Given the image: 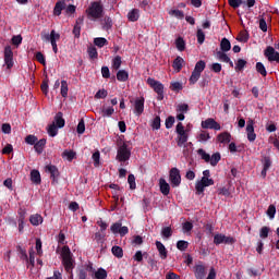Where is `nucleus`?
Here are the masks:
<instances>
[{"mask_svg": "<svg viewBox=\"0 0 279 279\" xmlns=\"http://www.w3.org/2000/svg\"><path fill=\"white\" fill-rule=\"evenodd\" d=\"M49 136H58V126H56V123H52L48 126L47 130Z\"/></svg>", "mask_w": 279, "mask_h": 279, "instance_id": "obj_46", "label": "nucleus"}, {"mask_svg": "<svg viewBox=\"0 0 279 279\" xmlns=\"http://www.w3.org/2000/svg\"><path fill=\"white\" fill-rule=\"evenodd\" d=\"M111 252L117 258H123V248H121L120 246H113L111 248Z\"/></svg>", "mask_w": 279, "mask_h": 279, "instance_id": "obj_44", "label": "nucleus"}, {"mask_svg": "<svg viewBox=\"0 0 279 279\" xmlns=\"http://www.w3.org/2000/svg\"><path fill=\"white\" fill-rule=\"evenodd\" d=\"M183 65H184V59L182 57H177L172 63V68L174 69V71H178V73L182 71Z\"/></svg>", "mask_w": 279, "mask_h": 279, "instance_id": "obj_25", "label": "nucleus"}, {"mask_svg": "<svg viewBox=\"0 0 279 279\" xmlns=\"http://www.w3.org/2000/svg\"><path fill=\"white\" fill-rule=\"evenodd\" d=\"M85 13L89 21H99V19H104V2L101 0L92 2Z\"/></svg>", "mask_w": 279, "mask_h": 279, "instance_id": "obj_1", "label": "nucleus"}, {"mask_svg": "<svg viewBox=\"0 0 279 279\" xmlns=\"http://www.w3.org/2000/svg\"><path fill=\"white\" fill-rule=\"evenodd\" d=\"M171 16H175V19H184V12L181 10H172L170 11Z\"/></svg>", "mask_w": 279, "mask_h": 279, "instance_id": "obj_62", "label": "nucleus"}, {"mask_svg": "<svg viewBox=\"0 0 279 279\" xmlns=\"http://www.w3.org/2000/svg\"><path fill=\"white\" fill-rule=\"evenodd\" d=\"M107 97H108V90L106 89H99L95 95V99H106Z\"/></svg>", "mask_w": 279, "mask_h": 279, "instance_id": "obj_53", "label": "nucleus"}, {"mask_svg": "<svg viewBox=\"0 0 279 279\" xmlns=\"http://www.w3.org/2000/svg\"><path fill=\"white\" fill-rule=\"evenodd\" d=\"M76 132H77V134H84V132H86V124L84 123V119H82L78 122Z\"/></svg>", "mask_w": 279, "mask_h": 279, "instance_id": "obj_57", "label": "nucleus"}, {"mask_svg": "<svg viewBox=\"0 0 279 279\" xmlns=\"http://www.w3.org/2000/svg\"><path fill=\"white\" fill-rule=\"evenodd\" d=\"M64 8H66V3H64V1L57 2L56 7H54V14L57 16H60V14H62V10H64Z\"/></svg>", "mask_w": 279, "mask_h": 279, "instance_id": "obj_33", "label": "nucleus"}, {"mask_svg": "<svg viewBox=\"0 0 279 279\" xmlns=\"http://www.w3.org/2000/svg\"><path fill=\"white\" fill-rule=\"evenodd\" d=\"M87 52L92 60H95V58H97V56H98L97 48H95V47L88 48Z\"/></svg>", "mask_w": 279, "mask_h": 279, "instance_id": "obj_63", "label": "nucleus"}, {"mask_svg": "<svg viewBox=\"0 0 279 279\" xmlns=\"http://www.w3.org/2000/svg\"><path fill=\"white\" fill-rule=\"evenodd\" d=\"M203 130H221V124H219L215 119L208 118L201 123Z\"/></svg>", "mask_w": 279, "mask_h": 279, "instance_id": "obj_10", "label": "nucleus"}, {"mask_svg": "<svg viewBox=\"0 0 279 279\" xmlns=\"http://www.w3.org/2000/svg\"><path fill=\"white\" fill-rule=\"evenodd\" d=\"M231 140H232V135L228 132L220 133L217 136L218 143H222V145H228V143H230Z\"/></svg>", "mask_w": 279, "mask_h": 279, "instance_id": "obj_22", "label": "nucleus"}, {"mask_svg": "<svg viewBox=\"0 0 279 279\" xmlns=\"http://www.w3.org/2000/svg\"><path fill=\"white\" fill-rule=\"evenodd\" d=\"M245 64H247V61L239 59L235 63V71H243V69H245Z\"/></svg>", "mask_w": 279, "mask_h": 279, "instance_id": "obj_55", "label": "nucleus"}, {"mask_svg": "<svg viewBox=\"0 0 279 279\" xmlns=\"http://www.w3.org/2000/svg\"><path fill=\"white\" fill-rule=\"evenodd\" d=\"M219 160H221V154L220 153H215L213 154V156H209V163L211 165V167H217V165H219Z\"/></svg>", "mask_w": 279, "mask_h": 279, "instance_id": "obj_30", "label": "nucleus"}, {"mask_svg": "<svg viewBox=\"0 0 279 279\" xmlns=\"http://www.w3.org/2000/svg\"><path fill=\"white\" fill-rule=\"evenodd\" d=\"M47 145V140L43 138L35 143V150L37 154H43V148Z\"/></svg>", "mask_w": 279, "mask_h": 279, "instance_id": "obj_32", "label": "nucleus"}, {"mask_svg": "<svg viewBox=\"0 0 279 279\" xmlns=\"http://www.w3.org/2000/svg\"><path fill=\"white\" fill-rule=\"evenodd\" d=\"M31 181L34 184H40L41 179H40V172L38 170H32L31 171Z\"/></svg>", "mask_w": 279, "mask_h": 279, "instance_id": "obj_29", "label": "nucleus"}, {"mask_svg": "<svg viewBox=\"0 0 279 279\" xmlns=\"http://www.w3.org/2000/svg\"><path fill=\"white\" fill-rule=\"evenodd\" d=\"M54 122L58 128H64V119L62 118V112H58L56 114Z\"/></svg>", "mask_w": 279, "mask_h": 279, "instance_id": "obj_41", "label": "nucleus"}, {"mask_svg": "<svg viewBox=\"0 0 279 279\" xmlns=\"http://www.w3.org/2000/svg\"><path fill=\"white\" fill-rule=\"evenodd\" d=\"M46 171L50 173L52 182H58V177L60 175V172L58 171V168H56V166H46Z\"/></svg>", "mask_w": 279, "mask_h": 279, "instance_id": "obj_18", "label": "nucleus"}, {"mask_svg": "<svg viewBox=\"0 0 279 279\" xmlns=\"http://www.w3.org/2000/svg\"><path fill=\"white\" fill-rule=\"evenodd\" d=\"M25 143H27V145H36V143H38V137H36L35 135H27L25 138Z\"/></svg>", "mask_w": 279, "mask_h": 279, "instance_id": "obj_56", "label": "nucleus"}, {"mask_svg": "<svg viewBox=\"0 0 279 279\" xmlns=\"http://www.w3.org/2000/svg\"><path fill=\"white\" fill-rule=\"evenodd\" d=\"M204 69H206V62H204V61H198V62L195 64L194 72L202 74V72L204 71Z\"/></svg>", "mask_w": 279, "mask_h": 279, "instance_id": "obj_45", "label": "nucleus"}, {"mask_svg": "<svg viewBox=\"0 0 279 279\" xmlns=\"http://www.w3.org/2000/svg\"><path fill=\"white\" fill-rule=\"evenodd\" d=\"M61 96L69 97V83L66 81H61Z\"/></svg>", "mask_w": 279, "mask_h": 279, "instance_id": "obj_38", "label": "nucleus"}, {"mask_svg": "<svg viewBox=\"0 0 279 279\" xmlns=\"http://www.w3.org/2000/svg\"><path fill=\"white\" fill-rule=\"evenodd\" d=\"M247 141L254 143L256 141V133H254V120H248L246 124Z\"/></svg>", "mask_w": 279, "mask_h": 279, "instance_id": "obj_15", "label": "nucleus"}, {"mask_svg": "<svg viewBox=\"0 0 279 279\" xmlns=\"http://www.w3.org/2000/svg\"><path fill=\"white\" fill-rule=\"evenodd\" d=\"M217 60H219L220 62H226V64H228V62H230V57H228V54H226L225 51H218L216 53Z\"/></svg>", "mask_w": 279, "mask_h": 279, "instance_id": "obj_34", "label": "nucleus"}, {"mask_svg": "<svg viewBox=\"0 0 279 279\" xmlns=\"http://www.w3.org/2000/svg\"><path fill=\"white\" fill-rule=\"evenodd\" d=\"M58 40H60V35L56 31H51L50 44H51L53 53H58Z\"/></svg>", "mask_w": 279, "mask_h": 279, "instance_id": "obj_16", "label": "nucleus"}, {"mask_svg": "<svg viewBox=\"0 0 279 279\" xmlns=\"http://www.w3.org/2000/svg\"><path fill=\"white\" fill-rule=\"evenodd\" d=\"M266 215H268L269 219H274L276 217V205H269Z\"/></svg>", "mask_w": 279, "mask_h": 279, "instance_id": "obj_51", "label": "nucleus"}, {"mask_svg": "<svg viewBox=\"0 0 279 279\" xmlns=\"http://www.w3.org/2000/svg\"><path fill=\"white\" fill-rule=\"evenodd\" d=\"M220 49L221 51L228 52L230 49H232V45L230 44V40L228 38H222L220 41Z\"/></svg>", "mask_w": 279, "mask_h": 279, "instance_id": "obj_26", "label": "nucleus"}, {"mask_svg": "<svg viewBox=\"0 0 279 279\" xmlns=\"http://www.w3.org/2000/svg\"><path fill=\"white\" fill-rule=\"evenodd\" d=\"M121 57L117 56L113 60H112V69H114L116 71H119V69H121Z\"/></svg>", "mask_w": 279, "mask_h": 279, "instance_id": "obj_47", "label": "nucleus"}, {"mask_svg": "<svg viewBox=\"0 0 279 279\" xmlns=\"http://www.w3.org/2000/svg\"><path fill=\"white\" fill-rule=\"evenodd\" d=\"M264 56L267 58L269 62L279 63V52L271 46H268L264 51Z\"/></svg>", "mask_w": 279, "mask_h": 279, "instance_id": "obj_11", "label": "nucleus"}, {"mask_svg": "<svg viewBox=\"0 0 279 279\" xmlns=\"http://www.w3.org/2000/svg\"><path fill=\"white\" fill-rule=\"evenodd\" d=\"M153 130H160V118L159 116L155 117L151 122Z\"/></svg>", "mask_w": 279, "mask_h": 279, "instance_id": "obj_59", "label": "nucleus"}, {"mask_svg": "<svg viewBox=\"0 0 279 279\" xmlns=\"http://www.w3.org/2000/svg\"><path fill=\"white\" fill-rule=\"evenodd\" d=\"M114 114V107H102L101 116L102 117H111Z\"/></svg>", "mask_w": 279, "mask_h": 279, "instance_id": "obj_39", "label": "nucleus"}, {"mask_svg": "<svg viewBox=\"0 0 279 279\" xmlns=\"http://www.w3.org/2000/svg\"><path fill=\"white\" fill-rule=\"evenodd\" d=\"M215 184V180L210 178H202L199 181H196L195 189L196 195H202L207 186H213Z\"/></svg>", "mask_w": 279, "mask_h": 279, "instance_id": "obj_6", "label": "nucleus"}, {"mask_svg": "<svg viewBox=\"0 0 279 279\" xmlns=\"http://www.w3.org/2000/svg\"><path fill=\"white\" fill-rule=\"evenodd\" d=\"M177 247H178V250H180V252H184L189 247V242H186L184 240H180L177 243Z\"/></svg>", "mask_w": 279, "mask_h": 279, "instance_id": "obj_52", "label": "nucleus"}, {"mask_svg": "<svg viewBox=\"0 0 279 279\" xmlns=\"http://www.w3.org/2000/svg\"><path fill=\"white\" fill-rule=\"evenodd\" d=\"M143 112H145V98L140 97L136 98L134 101V113L136 114V117H141Z\"/></svg>", "mask_w": 279, "mask_h": 279, "instance_id": "obj_14", "label": "nucleus"}, {"mask_svg": "<svg viewBox=\"0 0 279 279\" xmlns=\"http://www.w3.org/2000/svg\"><path fill=\"white\" fill-rule=\"evenodd\" d=\"M130 156H132V150H130L128 144L119 146L116 157L119 162H128V160H130Z\"/></svg>", "mask_w": 279, "mask_h": 279, "instance_id": "obj_5", "label": "nucleus"}, {"mask_svg": "<svg viewBox=\"0 0 279 279\" xmlns=\"http://www.w3.org/2000/svg\"><path fill=\"white\" fill-rule=\"evenodd\" d=\"M202 77V74L199 72H192V75L190 76V84H197V81Z\"/></svg>", "mask_w": 279, "mask_h": 279, "instance_id": "obj_50", "label": "nucleus"}, {"mask_svg": "<svg viewBox=\"0 0 279 279\" xmlns=\"http://www.w3.org/2000/svg\"><path fill=\"white\" fill-rule=\"evenodd\" d=\"M29 222L32 226H40V223H43V216L39 214H34L29 217Z\"/></svg>", "mask_w": 279, "mask_h": 279, "instance_id": "obj_27", "label": "nucleus"}, {"mask_svg": "<svg viewBox=\"0 0 279 279\" xmlns=\"http://www.w3.org/2000/svg\"><path fill=\"white\" fill-rule=\"evenodd\" d=\"M256 71L257 73H260L263 77H267V69H265V64H263V62L256 63Z\"/></svg>", "mask_w": 279, "mask_h": 279, "instance_id": "obj_37", "label": "nucleus"}, {"mask_svg": "<svg viewBox=\"0 0 279 279\" xmlns=\"http://www.w3.org/2000/svg\"><path fill=\"white\" fill-rule=\"evenodd\" d=\"M130 74L125 70H119L117 73L118 82H128Z\"/></svg>", "mask_w": 279, "mask_h": 279, "instance_id": "obj_28", "label": "nucleus"}, {"mask_svg": "<svg viewBox=\"0 0 279 279\" xmlns=\"http://www.w3.org/2000/svg\"><path fill=\"white\" fill-rule=\"evenodd\" d=\"M110 230L113 234H119L121 230V222H116L110 227Z\"/></svg>", "mask_w": 279, "mask_h": 279, "instance_id": "obj_60", "label": "nucleus"}, {"mask_svg": "<svg viewBox=\"0 0 279 279\" xmlns=\"http://www.w3.org/2000/svg\"><path fill=\"white\" fill-rule=\"evenodd\" d=\"M196 37L198 45H204V40H206V34L204 31H202V28L197 29Z\"/></svg>", "mask_w": 279, "mask_h": 279, "instance_id": "obj_42", "label": "nucleus"}, {"mask_svg": "<svg viewBox=\"0 0 279 279\" xmlns=\"http://www.w3.org/2000/svg\"><path fill=\"white\" fill-rule=\"evenodd\" d=\"M83 20H78L76 22V24L74 25V28H73V34L75 36V38H80V34L82 32V26H80V23H82Z\"/></svg>", "mask_w": 279, "mask_h": 279, "instance_id": "obj_49", "label": "nucleus"}, {"mask_svg": "<svg viewBox=\"0 0 279 279\" xmlns=\"http://www.w3.org/2000/svg\"><path fill=\"white\" fill-rule=\"evenodd\" d=\"M206 271H207L206 265H204L202 262H199L193 267V272L196 279L206 278Z\"/></svg>", "mask_w": 279, "mask_h": 279, "instance_id": "obj_12", "label": "nucleus"}, {"mask_svg": "<svg viewBox=\"0 0 279 279\" xmlns=\"http://www.w3.org/2000/svg\"><path fill=\"white\" fill-rule=\"evenodd\" d=\"M92 278L95 279H107L108 278V271H106V269L104 268H98L97 270H95V268H93L92 271Z\"/></svg>", "mask_w": 279, "mask_h": 279, "instance_id": "obj_17", "label": "nucleus"}, {"mask_svg": "<svg viewBox=\"0 0 279 279\" xmlns=\"http://www.w3.org/2000/svg\"><path fill=\"white\" fill-rule=\"evenodd\" d=\"M102 25H104V28H105V29H110V27H112V19L106 16V17L102 20Z\"/></svg>", "mask_w": 279, "mask_h": 279, "instance_id": "obj_58", "label": "nucleus"}, {"mask_svg": "<svg viewBox=\"0 0 279 279\" xmlns=\"http://www.w3.org/2000/svg\"><path fill=\"white\" fill-rule=\"evenodd\" d=\"M94 45H96V47H99V49H101V47H106V45H108V39L104 37H96L94 39Z\"/></svg>", "mask_w": 279, "mask_h": 279, "instance_id": "obj_35", "label": "nucleus"}, {"mask_svg": "<svg viewBox=\"0 0 279 279\" xmlns=\"http://www.w3.org/2000/svg\"><path fill=\"white\" fill-rule=\"evenodd\" d=\"M61 156L64 160L71 162L72 160H74L76 154L73 150H64Z\"/></svg>", "mask_w": 279, "mask_h": 279, "instance_id": "obj_31", "label": "nucleus"}, {"mask_svg": "<svg viewBox=\"0 0 279 279\" xmlns=\"http://www.w3.org/2000/svg\"><path fill=\"white\" fill-rule=\"evenodd\" d=\"M147 84L148 86H150V88L155 90V93H157V99H159V101H162V99H165V85H162L160 81H156L151 77L147 78Z\"/></svg>", "mask_w": 279, "mask_h": 279, "instance_id": "obj_4", "label": "nucleus"}, {"mask_svg": "<svg viewBox=\"0 0 279 279\" xmlns=\"http://www.w3.org/2000/svg\"><path fill=\"white\" fill-rule=\"evenodd\" d=\"M159 187H160L162 195H169V193L171 191V186L169 185V183H167V180L160 179Z\"/></svg>", "mask_w": 279, "mask_h": 279, "instance_id": "obj_23", "label": "nucleus"}, {"mask_svg": "<svg viewBox=\"0 0 279 279\" xmlns=\"http://www.w3.org/2000/svg\"><path fill=\"white\" fill-rule=\"evenodd\" d=\"M260 239H267L269 236V227H263L259 231Z\"/></svg>", "mask_w": 279, "mask_h": 279, "instance_id": "obj_61", "label": "nucleus"}, {"mask_svg": "<svg viewBox=\"0 0 279 279\" xmlns=\"http://www.w3.org/2000/svg\"><path fill=\"white\" fill-rule=\"evenodd\" d=\"M92 159L94 161V167H99L101 165V162H100L101 154L99 153V150H96L93 154Z\"/></svg>", "mask_w": 279, "mask_h": 279, "instance_id": "obj_40", "label": "nucleus"}, {"mask_svg": "<svg viewBox=\"0 0 279 279\" xmlns=\"http://www.w3.org/2000/svg\"><path fill=\"white\" fill-rule=\"evenodd\" d=\"M4 66L8 71L14 66V52L10 46L4 48Z\"/></svg>", "mask_w": 279, "mask_h": 279, "instance_id": "obj_8", "label": "nucleus"}, {"mask_svg": "<svg viewBox=\"0 0 279 279\" xmlns=\"http://www.w3.org/2000/svg\"><path fill=\"white\" fill-rule=\"evenodd\" d=\"M88 271H93V264L87 265L85 268L78 270L77 278L78 279H89Z\"/></svg>", "mask_w": 279, "mask_h": 279, "instance_id": "obj_21", "label": "nucleus"}, {"mask_svg": "<svg viewBox=\"0 0 279 279\" xmlns=\"http://www.w3.org/2000/svg\"><path fill=\"white\" fill-rule=\"evenodd\" d=\"M156 247L159 252V256L162 260H166L167 256H168V252H167V247H165V244H162V242L160 241H156Z\"/></svg>", "mask_w": 279, "mask_h": 279, "instance_id": "obj_19", "label": "nucleus"}, {"mask_svg": "<svg viewBox=\"0 0 279 279\" xmlns=\"http://www.w3.org/2000/svg\"><path fill=\"white\" fill-rule=\"evenodd\" d=\"M262 163L264 167L262 170V178H267V171H269V168L271 167V159L269 157H264Z\"/></svg>", "mask_w": 279, "mask_h": 279, "instance_id": "obj_20", "label": "nucleus"}, {"mask_svg": "<svg viewBox=\"0 0 279 279\" xmlns=\"http://www.w3.org/2000/svg\"><path fill=\"white\" fill-rule=\"evenodd\" d=\"M169 180L172 186L177 187L182 184V177L180 175V170L178 168H172L170 170Z\"/></svg>", "mask_w": 279, "mask_h": 279, "instance_id": "obj_9", "label": "nucleus"}, {"mask_svg": "<svg viewBox=\"0 0 279 279\" xmlns=\"http://www.w3.org/2000/svg\"><path fill=\"white\" fill-rule=\"evenodd\" d=\"M197 138L199 143H206V141H209L210 134H208V132L202 131Z\"/></svg>", "mask_w": 279, "mask_h": 279, "instance_id": "obj_48", "label": "nucleus"}, {"mask_svg": "<svg viewBox=\"0 0 279 279\" xmlns=\"http://www.w3.org/2000/svg\"><path fill=\"white\" fill-rule=\"evenodd\" d=\"M214 243L215 245H221V243H225L226 245H233V243H236V239L226 234L217 233L214 236Z\"/></svg>", "mask_w": 279, "mask_h": 279, "instance_id": "obj_7", "label": "nucleus"}, {"mask_svg": "<svg viewBox=\"0 0 279 279\" xmlns=\"http://www.w3.org/2000/svg\"><path fill=\"white\" fill-rule=\"evenodd\" d=\"M175 47H177L178 51H184V49H186V43L184 41V39L182 37L177 38Z\"/></svg>", "mask_w": 279, "mask_h": 279, "instance_id": "obj_36", "label": "nucleus"}, {"mask_svg": "<svg viewBox=\"0 0 279 279\" xmlns=\"http://www.w3.org/2000/svg\"><path fill=\"white\" fill-rule=\"evenodd\" d=\"M128 182L130 184V189L134 191V189H136V178L134 177V174H129Z\"/></svg>", "mask_w": 279, "mask_h": 279, "instance_id": "obj_54", "label": "nucleus"}, {"mask_svg": "<svg viewBox=\"0 0 279 279\" xmlns=\"http://www.w3.org/2000/svg\"><path fill=\"white\" fill-rule=\"evenodd\" d=\"M141 16V11L138 9H132L128 13V20L131 21V23H136Z\"/></svg>", "mask_w": 279, "mask_h": 279, "instance_id": "obj_24", "label": "nucleus"}, {"mask_svg": "<svg viewBox=\"0 0 279 279\" xmlns=\"http://www.w3.org/2000/svg\"><path fill=\"white\" fill-rule=\"evenodd\" d=\"M198 156H201L202 160L205 162H210V154L206 153L203 148L197 150Z\"/></svg>", "mask_w": 279, "mask_h": 279, "instance_id": "obj_43", "label": "nucleus"}, {"mask_svg": "<svg viewBox=\"0 0 279 279\" xmlns=\"http://www.w3.org/2000/svg\"><path fill=\"white\" fill-rule=\"evenodd\" d=\"M175 133L178 147H186V143H189V130L184 129V124H182V122L177 124Z\"/></svg>", "mask_w": 279, "mask_h": 279, "instance_id": "obj_3", "label": "nucleus"}, {"mask_svg": "<svg viewBox=\"0 0 279 279\" xmlns=\"http://www.w3.org/2000/svg\"><path fill=\"white\" fill-rule=\"evenodd\" d=\"M171 90H182V83L180 82H172L170 84Z\"/></svg>", "mask_w": 279, "mask_h": 279, "instance_id": "obj_64", "label": "nucleus"}, {"mask_svg": "<svg viewBox=\"0 0 279 279\" xmlns=\"http://www.w3.org/2000/svg\"><path fill=\"white\" fill-rule=\"evenodd\" d=\"M178 121H184L186 112H189V105L180 102L175 106Z\"/></svg>", "mask_w": 279, "mask_h": 279, "instance_id": "obj_13", "label": "nucleus"}, {"mask_svg": "<svg viewBox=\"0 0 279 279\" xmlns=\"http://www.w3.org/2000/svg\"><path fill=\"white\" fill-rule=\"evenodd\" d=\"M61 257H62V265L65 271H68V274H71L70 279H73V267L75 266L73 265V257L71 254V248H69V246L62 247Z\"/></svg>", "mask_w": 279, "mask_h": 279, "instance_id": "obj_2", "label": "nucleus"}]
</instances>
